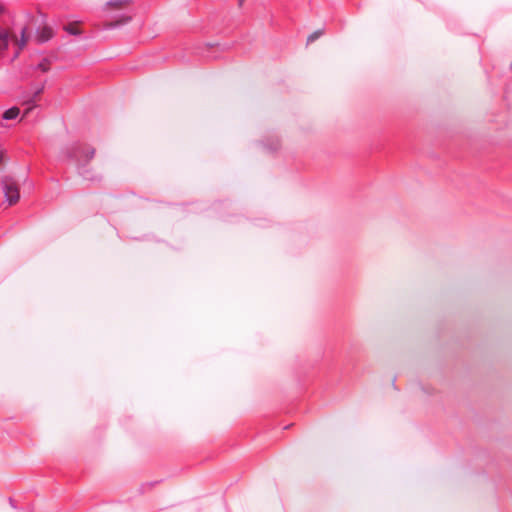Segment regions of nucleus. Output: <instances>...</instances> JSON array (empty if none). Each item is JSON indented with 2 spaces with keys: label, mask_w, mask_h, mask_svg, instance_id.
I'll return each instance as SVG.
<instances>
[{
  "label": "nucleus",
  "mask_w": 512,
  "mask_h": 512,
  "mask_svg": "<svg viewBox=\"0 0 512 512\" xmlns=\"http://www.w3.org/2000/svg\"><path fill=\"white\" fill-rule=\"evenodd\" d=\"M66 30L70 34H73V35H77L78 34V30L76 28H74V27H68Z\"/></svg>",
  "instance_id": "9b49d317"
},
{
  "label": "nucleus",
  "mask_w": 512,
  "mask_h": 512,
  "mask_svg": "<svg viewBox=\"0 0 512 512\" xmlns=\"http://www.w3.org/2000/svg\"><path fill=\"white\" fill-rule=\"evenodd\" d=\"M24 34H25V29H22V38H21V42H20V44H19L20 49H21L22 47H24V45H25V43H26V39H25V35H24Z\"/></svg>",
  "instance_id": "9d476101"
},
{
  "label": "nucleus",
  "mask_w": 512,
  "mask_h": 512,
  "mask_svg": "<svg viewBox=\"0 0 512 512\" xmlns=\"http://www.w3.org/2000/svg\"><path fill=\"white\" fill-rule=\"evenodd\" d=\"M52 37V31L49 28H44L39 35L40 42H46Z\"/></svg>",
  "instance_id": "423d86ee"
},
{
  "label": "nucleus",
  "mask_w": 512,
  "mask_h": 512,
  "mask_svg": "<svg viewBox=\"0 0 512 512\" xmlns=\"http://www.w3.org/2000/svg\"><path fill=\"white\" fill-rule=\"evenodd\" d=\"M318 37L317 33H314L308 37V42L314 41Z\"/></svg>",
  "instance_id": "f8f14e48"
},
{
  "label": "nucleus",
  "mask_w": 512,
  "mask_h": 512,
  "mask_svg": "<svg viewBox=\"0 0 512 512\" xmlns=\"http://www.w3.org/2000/svg\"><path fill=\"white\" fill-rule=\"evenodd\" d=\"M10 35L8 31L0 28V52L4 51L9 44Z\"/></svg>",
  "instance_id": "7ed1b4c3"
},
{
  "label": "nucleus",
  "mask_w": 512,
  "mask_h": 512,
  "mask_svg": "<svg viewBox=\"0 0 512 512\" xmlns=\"http://www.w3.org/2000/svg\"><path fill=\"white\" fill-rule=\"evenodd\" d=\"M2 187L6 201L9 205H14L20 198L19 188L17 183L11 177H5L2 180Z\"/></svg>",
  "instance_id": "f03ea898"
},
{
  "label": "nucleus",
  "mask_w": 512,
  "mask_h": 512,
  "mask_svg": "<svg viewBox=\"0 0 512 512\" xmlns=\"http://www.w3.org/2000/svg\"><path fill=\"white\" fill-rule=\"evenodd\" d=\"M44 85H40L39 87H36L27 97L25 100L26 103H34L36 98L43 92Z\"/></svg>",
  "instance_id": "39448f33"
},
{
  "label": "nucleus",
  "mask_w": 512,
  "mask_h": 512,
  "mask_svg": "<svg viewBox=\"0 0 512 512\" xmlns=\"http://www.w3.org/2000/svg\"><path fill=\"white\" fill-rule=\"evenodd\" d=\"M130 19V16H124L121 21H116L115 23L111 22L107 25V27L110 29L115 28L121 24L127 23Z\"/></svg>",
  "instance_id": "0eeeda50"
},
{
  "label": "nucleus",
  "mask_w": 512,
  "mask_h": 512,
  "mask_svg": "<svg viewBox=\"0 0 512 512\" xmlns=\"http://www.w3.org/2000/svg\"><path fill=\"white\" fill-rule=\"evenodd\" d=\"M37 69L41 70L42 72H48L49 62L46 59H43L40 63H38Z\"/></svg>",
  "instance_id": "6e6552de"
},
{
  "label": "nucleus",
  "mask_w": 512,
  "mask_h": 512,
  "mask_svg": "<svg viewBox=\"0 0 512 512\" xmlns=\"http://www.w3.org/2000/svg\"><path fill=\"white\" fill-rule=\"evenodd\" d=\"M20 110L17 107H11L4 111L3 119L4 120H14L19 116Z\"/></svg>",
  "instance_id": "20e7f679"
},
{
  "label": "nucleus",
  "mask_w": 512,
  "mask_h": 512,
  "mask_svg": "<svg viewBox=\"0 0 512 512\" xmlns=\"http://www.w3.org/2000/svg\"><path fill=\"white\" fill-rule=\"evenodd\" d=\"M65 152L67 158L76 164L77 171L84 180L95 182L101 179L99 175L86 168V164L94 157V148L80 143H73L65 148Z\"/></svg>",
  "instance_id": "f257e3e1"
},
{
  "label": "nucleus",
  "mask_w": 512,
  "mask_h": 512,
  "mask_svg": "<svg viewBox=\"0 0 512 512\" xmlns=\"http://www.w3.org/2000/svg\"><path fill=\"white\" fill-rule=\"evenodd\" d=\"M130 0H110L107 4L109 6H122L124 4H127Z\"/></svg>",
  "instance_id": "1a4fd4ad"
}]
</instances>
